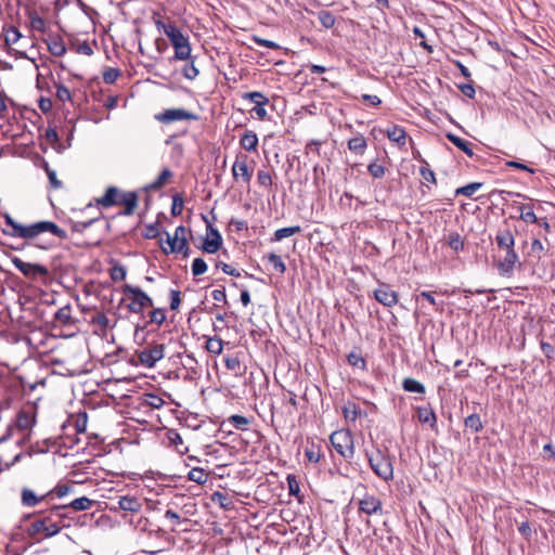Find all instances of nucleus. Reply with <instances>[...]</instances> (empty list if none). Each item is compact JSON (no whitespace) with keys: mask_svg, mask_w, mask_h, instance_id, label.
I'll return each instance as SVG.
<instances>
[{"mask_svg":"<svg viewBox=\"0 0 555 555\" xmlns=\"http://www.w3.org/2000/svg\"><path fill=\"white\" fill-rule=\"evenodd\" d=\"M3 219L7 225V229H2L4 235L22 238L26 244L34 245L40 249H48L52 245L41 240L44 233H51L61 240L68 237L66 231L53 221L42 220L30 224H23L15 221L9 214H4Z\"/></svg>","mask_w":555,"mask_h":555,"instance_id":"f257e3e1","label":"nucleus"},{"mask_svg":"<svg viewBox=\"0 0 555 555\" xmlns=\"http://www.w3.org/2000/svg\"><path fill=\"white\" fill-rule=\"evenodd\" d=\"M122 293L124 300L128 301L127 309L131 313L143 314L146 308H152L154 305L153 299L138 286L125 284Z\"/></svg>","mask_w":555,"mask_h":555,"instance_id":"f03ea898","label":"nucleus"},{"mask_svg":"<svg viewBox=\"0 0 555 555\" xmlns=\"http://www.w3.org/2000/svg\"><path fill=\"white\" fill-rule=\"evenodd\" d=\"M367 462L374 474L384 481L392 480L393 466L390 456L379 449L374 452H365Z\"/></svg>","mask_w":555,"mask_h":555,"instance_id":"7ed1b4c3","label":"nucleus"},{"mask_svg":"<svg viewBox=\"0 0 555 555\" xmlns=\"http://www.w3.org/2000/svg\"><path fill=\"white\" fill-rule=\"evenodd\" d=\"M330 441L335 451L346 460L354 455L353 436L349 430L340 429L330 436Z\"/></svg>","mask_w":555,"mask_h":555,"instance_id":"20e7f679","label":"nucleus"},{"mask_svg":"<svg viewBox=\"0 0 555 555\" xmlns=\"http://www.w3.org/2000/svg\"><path fill=\"white\" fill-rule=\"evenodd\" d=\"M66 506L55 505L48 512H40V516L44 520L48 528V537L57 534L65 527L63 519L66 517Z\"/></svg>","mask_w":555,"mask_h":555,"instance_id":"39448f33","label":"nucleus"},{"mask_svg":"<svg viewBox=\"0 0 555 555\" xmlns=\"http://www.w3.org/2000/svg\"><path fill=\"white\" fill-rule=\"evenodd\" d=\"M137 357L140 363L145 367H154L155 364L165 356V345L160 343L146 344L141 350H138Z\"/></svg>","mask_w":555,"mask_h":555,"instance_id":"423d86ee","label":"nucleus"},{"mask_svg":"<svg viewBox=\"0 0 555 555\" xmlns=\"http://www.w3.org/2000/svg\"><path fill=\"white\" fill-rule=\"evenodd\" d=\"M36 424V408L34 405H25L22 408L15 418V427L18 430L27 431V434L18 440L17 444L25 442L30 437V431Z\"/></svg>","mask_w":555,"mask_h":555,"instance_id":"0eeeda50","label":"nucleus"},{"mask_svg":"<svg viewBox=\"0 0 555 555\" xmlns=\"http://www.w3.org/2000/svg\"><path fill=\"white\" fill-rule=\"evenodd\" d=\"M13 266L27 279L30 280H47L49 278V269L40 263H31L23 261L18 257L11 259Z\"/></svg>","mask_w":555,"mask_h":555,"instance_id":"6e6552de","label":"nucleus"},{"mask_svg":"<svg viewBox=\"0 0 555 555\" xmlns=\"http://www.w3.org/2000/svg\"><path fill=\"white\" fill-rule=\"evenodd\" d=\"M503 253L504 256L499 257L495 262L498 273L501 276L511 278L514 274L515 268L521 267V262L519 261V256L516 253L515 247Z\"/></svg>","mask_w":555,"mask_h":555,"instance_id":"1a4fd4ad","label":"nucleus"},{"mask_svg":"<svg viewBox=\"0 0 555 555\" xmlns=\"http://www.w3.org/2000/svg\"><path fill=\"white\" fill-rule=\"evenodd\" d=\"M155 119L163 124H170L178 120H197L198 116L184 108H168L156 114Z\"/></svg>","mask_w":555,"mask_h":555,"instance_id":"9d476101","label":"nucleus"},{"mask_svg":"<svg viewBox=\"0 0 555 555\" xmlns=\"http://www.w3.org/2000/svg\"><path fill=\"white\" fill-rule=\"evenodd\" d=\"M376 301L387 308H392L398 304L399 296L391 286L384 282H378V287L373 291Z\"/></svg>","mask_w":555,"mask_h":555,"instance_id":"9b49d317","label":"nucleus"},{"mask_svg":"<svg viewBox=\"0 0 555 555\" xmlns=\"http://www.w3.org/2000/svg\"><path fill=\"white\" fill-rule=\"evenodd\" d=\"M232 177L235 182L249 183L253 177V170L247 164V156L244 154L236 155L232 166Z\"/></svg>","mask_w":555,"mask_h":555,"instance_id":"f8f14e48","label":"nucleus"},{"mask_svg":"<svg viewBox=\"0 0 555 555\" xmlns=\"http://www.w3.org/2000/svg\"><path fill=\"white\" fill-rule=\"evenodd\" d=\"M149 537H155L158 541L162 540L163 545L151 550H143L142 552L145 554L156 555L158 553L170 550L175 545V538L159 527L151 528L149 531Z\"/></svg>","mask_w":555,"mask_h":555,"instance_id":"ddd939ff","label":"nucleus"},{"mask_svg":"<svg viewBox=\"0 0 555 555\" xmlns=\"http://www.w3.org/2000/svg\"><path fill=\"white\" fill-rule=\"evenodd\" d=\"M495 243L500 251H506L515 247V236L506 221L504 227L499 228L496 231Z\"/></svg>","mask_w":555,"mask_h":555,"instance_id":"4468645a","label":"nucleus"},{"mask_svg":"<svg viewBox=\"0 0 555 555\" xmlns=\"http://www.w3.org/2000/svg\"><path fill=\"white\" fill-rule=\"evenodd\" d=\"M222 245V236L217 229L208 223L207 237L203 243V250L208 254H215Z\"/></svg>","mask_w":555,"mask_h":555,"instance_id":"2eb2a0df","label":"nucleus"},{"mask_svg":"<svg viewBox=\"0 0 555 555\" xmlns=\"http://www.w3.org/2000/svg\"><path fill=\"white\" fill-rule=\"evenodd\" d=\"M382 501L373 494L365 493L359 501V511L366 515L382 513Z\"/></svg>","mask_w":555,"mask_h":555,"instance_id":"dca6fc26","label":"nucleus"},{"mask_svg":"<svg viewBox=\"0 0 555 555\" xmlns=\"http://www.w3.org/2000/svg\"><path fill=\"white\" fill-rule=\"evenodd\" d=\"M163 31L170 40V43L172 44L175 50L177 49V47H181L189 42V38L184 36L182 31L172 23H169L168 25H163Z\"/></svg>","mask_w":555,"mask_h":555,"instance_id":"f3484780","label":"nucleus"},{"mask_svg":"<svg viewBox=\"0 0 555 555\" xmlns=\"http://www.w3.org/2000/svg\"><path fill=\"white\" fill-rule=\"evenodd\" d=\"M143 504L142 501L134 495H122L118 498L117 506L113 509H121L130 513H138L141 511Z\"/></svg>","mask_w":555,"mask_h":555,"instance_id":"a211bd4d","label":"nucleus"},{"mask_svg":"<svg viewBox=\"0 0 555 555\" xmlns=\"http://www.w3.org/2000/svg\"><path fill=\"white\" fill-rule=\"evenodd\" d=\"M117 197H119V189L108 186L103 196L95 198V204L104 208H109L117 205Z\"/></svg>","mask_w":555,"mask_h":555,"instance_id":"6ab92c4d","label":"nucleus"},{"mask_svg":"<svg viewBox=\"0 0 555 555\" xmlns=\"http://www.w3.org/2000/svg\"><path fill=\"white\" fill-rule=\"evenodd\" d=\"M35 516L36 519L27 527V534L33 539H37L39 534H42L44 538H49L48 528L44 524V520L39 513Z\"/></svg>","mask_w":555,"mask_h":555,"instance_id":"aec40b11","label":"nucleus"},{"mask_svg":"<svg viewBox=\"0 0 555 555\" xmlns=\"http://www.w3.org/2000/svg\"><path fill=\"white\" fill-rule=\"evenodd\" d=\"M417 420L422 424H427L430 428H435L437 424V416L433 408L428 404L426 406H418L416 409Z\"/></svg>","mask_w":555,"mask_h":555,"instance_id":"412c9836","label":"nucleus"},{"mask_svg":"<svg viewBox=\"0 0 555 555\" xmlns=\"http://www.w3.org/2000/svg\"><path fill=\"white\" fill-rule=\"evenodd\" d=\"M47 46L49 52L54 56H63L66 53V46L60 36H50Z\"/></svg>","mask_w":555,"mask_h":555,"instance_id":"4be33fe9","label":"nucleus"},{"mask_svg":"<svg viewBox=\"0 0 555 555\" xmlns=\"http://www.w3.org/2000/svg\"><path fill=\"white\" fill-rule=\"evenodd\" d=\"M122 205L125 206L120 215L131 216L138 207V195L135 192H126L122 195Z\"/></svg>","mask_w":555,"mask_h":555,"instance_id":"5701e85b","label":"nucleus"},{"mask_svg":"<svg viewBox=\"0 0 555 555\" xmlns=\"http://www.w3.org/2000/svg\"><path fill=\"white\" fill-rule=\"evenodd\" d=\"M241 146L247 152H255L258 145V137L255 131L247 130L240 139Z\"/></svg>","mask_w":555,"mask_h":555,"instance_id":"b1692460","label":"nucleus"},{"mask_svg":"<svg viewBox=\"0 0 555 555\" xmlns=\"http://www.w3.org/2000/svg\"><path fill=\"white\" fill-rule=\"evenodd\" d=\"M446 138L453 143L457 149H460L462 152H464L468 157L474 156V151L472 149V144L464 139L457 137L456 134L452 132H448L446 134Z\"/></svg>","mask_w":555,"mask_h":555,"instance_id":"393cba45","label":"nucleus"},{"mask_svg":"<svg viewBox=\"0 0 555 555\" xmlns=\"http://www.w3.org/2000/svg\"><path fill=\"white\" fill-rule=\"evenodd\" d=\"M386 134L390 141L396 142L400 146H403L406 143V132L400 126L395 125L388 128Z\"/></svg>","mask_w":555,"mask_h":555,"instance_id":"a878e982","label":"nucleus"},{"mask_svg":"<svg viewBox=\"0 0 555 555\" xmlns=\"http://www.w3.org/2000/svg\"><path fill=\"white\" fill-rule=\"evenodd\" d=\"M165 234L167 235V244L169 246L168 249L163 247V251L165 254L183 251L184 247H186V237L178 240L177 237L171 236L168 232H165Z\"/></svg>","mask_w":555,"mask_h":555,"instance_id":"bb28decb","label":"nucleus"},{"mask_svg":"<svg viewBox=\"0 0 555 555\" xmlns=\"http://www.w3.org/2000/svg\"><path fill=\"white\" fill-rule=\"evenodd\" d=\"M53 321L59 325H68L72 323V308L70 306H64L60 308L55 313Z\"/></svg>","mask_w":555,"mask_h":555,"instance_id":"cd10ccee","label":"nucleus"},{"mask_svg":"<svg viewBox=\"0 0 555 555\" xmlns=\"http://www.w3.org/2000/svg\"><path fill=\"white\" fill-rule=\"evenodd\" d=\"M366 147H367V143H366L365 138L362 134L351 138L348 141V149L358 155L364 154Z\"/></svg>","mask_w":555,"mask_h":555,"instance_id":"c85d7f7f","label":"nucleus"},{"mask_svg":"<svg viewBox=\"0 0 555 555\" xmlns=\"http://www.w3.org/2000/svg\"><path fill=\"white\" fill-rule=\"evenodd\" d=\"M211 501L214 503L219 504L220 507L227 511L232 509L234 507V502L232 498L229 496L227 493L217 491L211 495Z\"/></svg>","mask_w":555,"mask_h":555,"instance_id":"c756f323","label":"nucleus"},{"mask_svg":"<svg viewBox=\"0 0 555 555\" xmlns=\"http://www.w3.org/2000/svg\"><path fill=\"white\" fill-rule=\"evenodd\" d=\"M44 498H47V494L42 496H37L35 492L30 489H24L22 491V503L23 505L28 507L36 506L38 503L44 500Z\"/></svg>","mask_w":555,"mask_h":555,"instance_id":"7c9ffc66","label":"nucleus"},{"mask_svg":"<svg viewBox=\"0 0 555 555\" xmlns=\"http://www.w3.org/2000/svg\"><path fill=\"white\" fill-rule=\"evenodd\" d=\"M93 505V501L87 496H81L73 500L69 504H66L67 508H73L74 511L81 512L90 509Z\"/></svg>","mask_w":555,"mask_h":555,"instance_id":"2f4dec72","label":"nucleus"},{"mask_svg":"<svg viewBox=\"0 0 555 555\" xmlns=\"http://www.w3.org/2000/svg\"><path fill=\"white\" fill-rule=\"evenodd\" d=\"M188 479L197 485H204L208 480V473L204 468L194 467L189 472Z\"/></svg>","mask_w":555,"mask_h":555,"instance_id":"473e14b6","label":"nucleus"},{"mask_svg":"<svg viewBox=\"0 0 555 555\" xmlns=\"http://www.w3.org/2000/svg\"><path fill=\"white\" fill-rule=\"evenodd\" d=\"M402 388L408 392L425 393V386L421 382L411 377L403 379Z\"/></svg>","mask_w":555,"mask_h":555,"instance_id":"72a5a7b5","label":"nucleus"},{"mask_svg":"<svg viewBox=\"0 0 555 555\" xmlns=\"http://www.w3.org/2000/svg\"><path fill=\"white\" fill-rule=\"evenodd\" d=\"M166 320V311L163 308H155L150 312V319L145 322L143 328L150 324L162 325Z\"/></svg>","mask_w":555,"mask_h":555,"instance_id":"f704fd0d","label":"nucleus"},{"mask_svg":"<svg viewBox=\"0 0 555 555\" xmlns=\"http://www.w3.org/2000/svg\"><path fill=\"white\" fill-rule=\"evenodd\" d=\"M300 231H301V228L299 225L281 228L274 232L273 238L271 241L279 242V241H282L283 238H286L294 234H297Z\"/></svg>","mask_w":555,"mask_h":555,"instance_id":"c9c22d12","label":"nucleus"},{"mask_svg":"<svg viewBox=\"0 0 555 555\" xmlns=\"http://www.w3.org/2000/svg\"><path fill=\"white\" fill-rule=\"evenodd\" d=\"M464 425L469 428L473 433H480L483 429V424L478 414H470L464 420Z\"/></svg>","mask_w":555,"mask_h":555,"instance_id":"e433bc0d","label":"nucleus"},{"mask_svg":"<svg viewBox=\"0 0 555 555\" xmlns=\"http://www.w3.org/2000/svg\"><path fill=\"white\" fill-rule=\"evenodd\" d=\"M227 422L237 430H246L248 425L250 424L249 418L237 414L229 416Z\"/></svg>","mask_w":555,"mask_h":555,"instance_id":"4c0bfd02","label":"nucleus"},{"mask_svg":"<svg viewBox=\"0 0 555 555\" xmlns=\"http://www.w3.org/2000/svg\"><path fill=\"white\" fill-rule=\"evenodd\" d=\"M206 350L212 354H220L223 350V341L219 337H209L206 340Z\"/></svg>","mask_w":555,"mask_h":555,"instance_id":"58836bf2","label":"nucleus"},{"mask_svg":"<svg viewBox=\"0 0 555 555\" xmlns=\"http://www.w3.org/2000/svg\"><path fill=\"white\" fill-rule=\"evenodd\" d=\"M318 20L321 23V25L326 29L334 27L336 23L335 15L332 12L325 10L318 12Z\"/></svg>","mask_w":555,"mask_h":555,"instance_id":"ea45409f","label":"nucleus"},{"mask_svg":"<svg viewBox=\"0 0 555 555\" xmlns=\"http://www.w3.org/2000/svg\"><path fill=\"white\" fill-rule=\"evenodd\" d=\"M171 177H172V171L170 169H168V168L163 169L160 171L159 176L157 177V179L149 185V189H151V190L162 189L166 184L167 180Z\"/></svg>","mask_w":555,"mask_h":555,"instance_id":"a19ab883","label":"nucleus"},{"mask_svg":"<svg viewBox=\"0 0 555 555\" xmlns=\"http://www.w3.org/2000/svg\"><path fill=\"white\" fill-rule=\"evenodd\" d=\"M242 99L248 100L253 102L255 105L269 103V99L262 92L259 91L245 92L242 95Z\"/></svg>","mask_w":555,"mask_h":555,"instance_id":"79ce46f5","label":"nucleus"},{"mask_svg":"<svg viewBox=\"0 0 555 555\" xmlns=\"http://www.w3.org/2000/svg\"><path fill=\"white\" fill-rule=\"evenodd\" d=\"M266 258L268 262L272 264L276 272L283 274L286 271V266L282 260L281 256L274 253H270Z\"/></svg>","mask_w":555,"mask_h":555,"instance_id":"37998d69","label":"nucleus"},{"mask_svg":"<svg viewBox=\"0 0 555 555\" xmlns=\"http://www.w3.org/2000/svg\"><path fill=\"white\" fill-rule=\"evenodd\" d=\"M29 21H30V26L33 29H35L39 33H46V30H47L46 21L41 16H39L36 12L29 13Z\"/></svg>","mask_w":555,"mask_h":555,"instance_id":"c03bdc74","label":"nucleus"},{"mask_svg":"<svg viewBox=\"0 0 555 555\" xmlns=\"http://www.w3.org/2000/svg\"><path fill=\"white\" fill-rule=\"evenodd\" d=\"M481 185L482 184L479 182H473L462 188H459L455 193L456 195H464L470 197L481 188Z\"/></svg>","mask_w":555,"mask_h":555,"instance_id":"a18cd8bd","label":"nucleus"},{"mask_svg":"<svg viewBox=\"0 0 555 555\" xmlns=\"http://www.w3.org/2000/svg\"><path fill=\"white\" fill-rule=\"evenodd\" d=\"M448 245L450 248H452L454 251H460L464 249V241L461 237V235L456 232L451 233L448 236Z\"/></svg>","mask_w":555,"mask_h":555,"instance_id":"49530a36","label":"nucleus"},{"mask_svg":"<svg viewBox=\"0 0 555 555\" xmlns=\"http://www.w3.org/2000/svg\"><path fill=\"white\" fill-rule=\"evenodd\" d=\"M182 74L189 80H194L198 76L199 70L195 66L193 57L190 59V62L184 65Z\"/></svg>","mask_w":555,"mask_h":555,"instance_id":"de8ad7c7","label":"nucleus"},{"mask_svg":"<svg viewBox=\"0 0 555 555\" xmlns=\"http://www.w3.org/2000/svg\"><path fill=\"white\" fill-rule=\"evenodd\" d=\"M87 424H88V415L86 412H82V413H79L76 415L73 425L75 427L76 433L82 434L87 429Z\"/></svg>","mask_w":555,"mask_h":555,"instance_id":"09e8293b","label":"nucleus"},{"mask_svg":"<svg viewBox=\"0 0 555 555\" xmlns=\"http://www.w3.org/2000/svg\"><path fill=\"white\" fill-rule=\"evenodd\" d=\"M191 51L192 49L190 42H186L181 47H177V49L175 50V59L180 61H188L192 59Z\"/></svg>","mask_w":555,"mask_h":555,"instance_id":"8fccbe9b","label":"nucleus"},{"mask_svg":"<svg viewBox=\"0 0 555 555\" xmlns=\"http://www.w3.org/2000/svg\"><path fill=\"white\" fill-rule=\"evenodd\" d=\"M347 361L351 366L360 367L362 370H365L366 367V362L360 353L350 352L347 357Z\"/></svg>","mask_w":555,"mask_h":555,"instance_id":"3c124183","label":"nucleus"},{"mask_svg":"<svg viewBox=\"0 0 555 555\" xmlns=\"http://www.w3.org/2000/svg\"><path fill=\"white\" fill-rule=\"evenodd\" d=\"M184 201L182 195L175 194L172 196L171 215L178 217L182 214Z\"/></svg>","mask_w":555,"mask_h":555,"instance_id":"603ef678","label":"nucleus"},{"mask_svg":"<svg viewBox=\"0 0 555 555\" xmlns=\"http://www.w3.org/2000/svg\"><path fill=\"white\" fill-rule=\"evenodd\" d=\"M73 487L67 483H60L56 485L53 490H51L49 493H47V496H50L52 494H55L57 498H63L67 495L70 491H73Z\"/></svg>","mask_w":555,"mask_h":555,"instance_id":"864d4df0","label":"nucleus"},{"mask_svg":"<svg viewBox=\"0 0 555 555\" xmlns=\"http://www.w3.org/2000/svg\"><path fill=\"white\" fill-rule=\"evenodd\" d=\"M207 271V263L203 258H195L192 262V273L194 276L204 274Z\"/></svg>","mask_w":555,"mask_h":555,"instance_id":"5fc2aeb1","label":"nucleus"},{"mask_svg":"<svg viewBox=\"0 0 555 555\" xmlns=\"http://www.w3.org/2000/svg\"><path fill=\"white\" fill-rule=\"evenodd\" d=\"M21 33L20 30L14 27V26H10L7 30H5V42L8 44H14L18 41V39L21 38Z\"/></svg>","mask_w":555,"mask_h":555,"instance_id":"6e6d98bb","label":"nucleus"},{"mask_svg":"<svg viewBox=\"0 0 555 555\" xmlns=\"http://www.w3.org/2000/svg\"><path fill=\"white\" fill-rule=\"evenodd\" d=\"M520 219L525 222L535 223L538 221L537 215L529 206L521 207Z\"/></svg>","mask_w":555,"mask_h":555,"instance_id":"4d7b16f0","label":"nucleus"},{"mask_svg":"<svg viewBox=\"0 0 555 555\" xmlns=\"http://www.w3.org/2000/svg\"><path fill=\"white\" fill-rule=\"evenodd\" d=\"M100 217L91 218L88 221H75L72 224V229L74 232H83L86 229L91 227L95 221H98Z\"/></svg>","mask_w":555,"mask_h":555,"instance_id":"13d9d810","label":"nucleus"},{"mask_svg":"<svg viewBox=\"0 0 555 555\" xmlns=\"http://www.w3.org/2000/svg\"><path fill=\"white\" fill-rule=\"evenodd\" d=\"M367 171L373 178L380 179L385 176V167L377 164V163H371L367 166Z\"/></svg>","mask_w":555,"mask_h":555,"instance_id":"bf43d9fd","label":"nucleus"},{"mask_svg":"<svg viewBox=\"0 0 555 555\" xmlns=\"http://www.w3.org/2000/svg\"><path fill=\"white\" fill-rule=\"evenodd\" d=\"M126 268L122 266H114L111 270V279L114 282L122 281L126 279Z\"/></svg>","mask_w":555,"mask_h":555,"instance_id":"052dcab7","label":"nucleus"},{"mask_svg":"<svg viewBox=\"0 0 555 555\" xmlns=\"http://www.w3.org/2000/svg\"><path fill=\"white\" fill-rule=\"evenodd\" d=\"M56 88V98L62 101V102H66V101H72V94H70V91L68 90V88H66L64 85H61V83H57L55 86Z\"/></svg>","mask_w":555,"mask_h":555,"instance_id":"680f3d73","label":"nucleus"},{"mask_svg":"<svg viewBox=\"0 0 555 555\" xmlns=\"http://www.w3.org/2000/svg\"><path fill=\"white\" fill-rule=\"evenodd\" d=\"M119 75H120L119 69L108 68L103 74V80L105 83L112 85L118 79Z\"/></svg>","mask_w":555,"mask_h":555,"instance_id":"e2e57ef3","label":"nucleus"},{"mask_svg":"<svg viewBox=\"0 0 555 555\" xmlns=\"http://www.w3.org/2000/svg\"><path fill=\"white\" fill-rule=\"evenodd\" d=\"M519 533L528 541L531 540L533 530L528 521H522L518 526Z\"/></svg>","mask_w":555,"mask_h":555,"instance_id":"0e129e2a","label":"nucleus"},{"mask_svg":"<svg viewBox=\"0 0 555 555\" xmlns=\"http://www.w3.org/2000/svg\"><path fill=\"white\" fill-rule=\"evenodd\" d=\"M343 413H344L345 418L354 422L357 420V417H358L357 405L353 404V403L345 405L344 409H343Z\"/></svg>","mask_w":555,"mask_h":555,"instance_id":"69168bd1","label":"nucleus"},{"mask_svg":"<svg viewBox=\"0 0 555 555\" xmlns=\"http://www.w3.org/2000/svg\"><path fill=\"white\" fill-rule=\"evenodd\" d=\"M158 235H159V227H158L157 222L146 225L145 232L143 234V236L145 238H156Z\"/></svg>","mask_w":555,"mask_h":555,"instance_id":"338daca9","label":"nucleus"},{"mask_svg":"<svg viewBox=\"0 0 555 555\" xmlns=\"http://www.w3.org/2000/svg\"><path fill=\"white\" fill-rule=\"evenodd\" d=\"M257 180H258V183L262 186H270L272 184V178H271V175L267 171H263V170H259L258 173H257Z\"/></svg>","mask_w":555,"mask_h":555,"instance_id":"774afa93","label":"nucleus"}]
</instances>
